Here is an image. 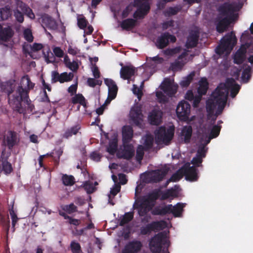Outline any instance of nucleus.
<instances>
[{
    "label": "nucleus",
    "mask_w": 253,
    "mask_h": 253,
    "mask_svg": "<svg viewBox=\"0 0 253 253\" xmlns=\"http://www.w3.org/2000/svg\"><path fill=\"white\" fill-rule=\"evenodd\" d=\"M233 78H228L225 83H221L212 93L211 98L206 102L207 111L210 116L214 114L216 118L221 114L227 102L229 89L237 85Z\"/></svg>",
    "instance_id": "nucleus-1"
},
{
    "label": "nucleus",
    "mask_w": 253,
    "mask_h": 253,
    "mask_svg": "<svg viewBox=\"0 0 253 253\" xmlns=\"http://www.w3.org/2000/svg\"><path fill=\"white\" fill-rule=\"evenodd\" d=\"M34 86L35 84L31 82L29 77L25 75L22 78L20 84L16 89L8 91V103L14 111L19 113H23L22 102L28 106L31 105L29 90L33 89Z\"/></svg>",
    "instance_id": "nucleus-2"
},
{
    "label": "nucleus",
    "mask_w": 253,
    "mask_h": 253,
    "mask_svg": "<svg viewBox=\"0 0 253 253\" xmlns=\"http://www.w3.org/2000/svg\"><path fill=\"white\" fill-rule=\"evenodd\" d=\"M238 10L237 6L233 3L224 2L219 7L218 11L225 17H218L215 21L216 30L218 33H223L231 23L237 20L238 14L235 12Z\"/></svg>",
    "instance_id": "nucleus-3"
},
{
    "label": "nucleus",
    "mask_w": 253,
    "mask_h": 253,
    "mask_svg": "<svg viewBox=\"0 0 253 253\" xmlns=\"http://www.w3.org/2000/svg\"><path fill=\"white\" fill-rule=\"evenodd\" d=\"M237 39L234 31L226 34L221 40L220 43L216 47L215 51L219 55L224 52H230L237 43Z\"/></svg>",
    "instance_id": "nucleus-4"
},
{
    "label": "nucleus",
    "mask_w": 253,
    "mask_h": 253,
    "mask_svg": "<svg viewBox=\"0 0 253 253\" xmlns=\"http://www.w3.org/2000/svg\"><path fill=\"white\" fill-rule=\"evenodd\" d=\"M154 206V204L150 203L146 199V196L137 198L133 205L134 209H138V213L140 216L145 215Z\"/></svg>",
    "instance_id": "nucleus-5"
},
{
    "label": "nucleus",
    "mask_w": 253,
    "mask_h": 253,
    "mask_svg": "<svg viewBox=\"0 0 253 253\" xmlns=\"http://www.w3.org/2000/svg\"><path fill=\"white\" fill-rule=\"evenodd\" d=\"M174 132L173 128L170 127L167 129L165 126H160L155 131L156 138L158 142L168 143L172 139Z\"/></svg>",
    "instance_id": "nucleus-6"
},
{
    "label": "nucleus",
    "mask_w": 253,
    "mask_h": 253,
    "mask_svg": "<svg viewBox=\"0 0 253 253\" xmlns=\"http://www.w3.org/2000/svg\"><path fill=\"white\" fill-rule=\"evenodd\" d=\"M165 235L164 233L160 232L155 235L151 238L149 243L150 249L152 253H160L162 245L165 244L166 241H164Z\"/></svg>",
    "instance_id": "nucleus-7"
},
{
    "label": "nucleus",
    "mask_w": 253,
    "mask_h": 253,
    "mask_svg": "<svg viewBox=\"0 0 253 253\" xmlns=\"http://www.w3.org/2000/svg\"><path fill=\"white\" fill-rule=\"evenodd\" d=\"M243 43L240 48L236 51L234 57V62L237 64H242L245 60V54L248 50L249 53H253L252 48V45L246 42H241Z\"/></svg>",
    "instance_id": "nucleus-8"
},
{
    "label": "nucleus",
    "mask_w": 253,
    "mask_h": 253,
    "mask_svg": "<svg viewBox=\"0 0 253 253\" xmlns=\"http://www.w3.org/2000/svg\"><path fill=\"white\" fill-rule=\"evenodd\" d=\"M167 222L164 220L153 221L140 228V234L145 235L150 233L152 231H159L165 228Z\"/></svg>",
    "instance_id": "nucleus-9"
},
{
    "label": "nucleus",
    "mask_w": 253,
    "mask_h": 253,
    "mask_svg": "<svg viewBox=\"0 0 253 253\" xmlns=\"http://www.w3.org/2000/svg\"><path fill=\"white\" fill-rule=\"evenodd\" d=\"M190 105L185 100L180 101L178 104L176 113L177 117L181 121H185L188 118L190 113Z\"/></svg>",
    "instance_id": "nucleus-10"
},
{
    "label": "nucleus",
    "mask_w": 253,
    "mask_h": 253,
    "mask_svg": "<svg viewBox=\"0 0 253 253\" xmlns=\"http://www.w3.org/2000/svg\"><path fill=\"white\" fill-rule=\"evenodd\" d=\"M176 41V38L174 36L170 34L169 32H165L157 38L155 45L158 49H162L169 45V41L174 43Z\"/></svg>",
    "instance_id": "nucleus-11"
},
{
    "label": "nucleus",
    "mask_w": 253,
    "mask_h": 253,
    "mask_svg": "<svg viewBox=\"0 0 253 253\" xmlns=\"http://www.w3.org/2000/svg\"><path fill=\"white\" fill-rule=\"evenodd\" d=\"M51 82L52 84H54L58 82L60 83H64V82L72 81L74 77V74L71 72L68 73L66 72L60 74L57 71H53L51 72Z\"/></svg>",
    "instance_id": "nucleus-12"
},
{
    "label": "nucleus",
    "mask_w": 253,
    "mask_h": 253,
    "mask_svg": "<svg viewBox=\"0 0 253 253\" xmlns=\"http://www.w3.org/2000/svg\"><path fill=\"white\" fill-rule=\"evenodd\" d=\"M181 173L185 176L186 179L195 181L198 178L197 169L195 166L190 167L189 164L185 165L180 169Z\"/></svg>",
    "instance_id": "nucleus-13"
},
{
    "label": "nucleus",
    "mask_w": 253,
    "mask_h": 253,
    "mask_svg": "<svg viewBox=\"0 0 253 253\" xmlns=\"http://www.w3.org/2000/svg\"><path fill=\"white\" fill-rule=\"evenodd\" d=\"M129 118L132 124L136 126L140 127L143 118L141 108L139 106L132 107L130 111Z\"/></svg>",
    "instance_id": "nucleus-14"
},
{
    "label": "nucleus",
    "mask_w": 253,
    "mask_h": 253,
    "mask_svg": "<svg viewBox=\"0 0 253 253\" xmlns=\"http://www.w3.org/2000/svg\"><path fill=\"white\" fill-rule=\"evenodd\" d=\"M142 247V243L140 241L134 240L128 242L125 246L122 253H138Z\"/></svg>",
    "instance_id": "nucleus-15"
},
{
    "label": "nucleus",
    "mask_w": 253,
    "mask_h": 253,
    "mask_svg": "<svg viewBox=\"0 0 253 253\" xmlns=\"http://www.w3.org/2000/svg\"><path fill=\"white\" fill-rule=\"evenodd\" d=\"M163 112L158 108H154L148 115V121L152 125H159L162 122Z\"/></svg>",
    "instance_id": "nucleus-16"
},
{
    "label": "nucleus",
    "mask_w": 253,
    "mask_h": 253,
    "mask_svg": "<svg viewBox=\"0 0 253 253\" xmlns=\"http://www.w3.org/2000/svg\"><path fill=\"white\" fill-rule=\"evenodd\" d=\"M104 83L108 87V98L111 100L115 99L117 96L118 90L116 83L110 79H105Z\"/></svg>",
    "instance_id": "nucleus-17"
},
{
    "label": "nucleus",
    "mask_w": 253,
    "mask_h": 253,
    "mask_svg": "<svg viewBox=\"0 0 253 253\" xmlns=\"http://www.w3.org/2000/svg\"><path fill=\"white\" fill-rule=\"evenodd\" d=\"M14 32L12 28L9 26L3 27L0 24V40L3 42L8 41L13 36Z\"/></svg>",
    "instance_id": "nucleus-18"
},
{
    "label": "nucleus",
    "mask_w": 253,
    "mask_h": 253,
    "mask_svg": "<svg viewBox=\"0 0 253 253\" xmlns=\"http://www.w3.org/2000/svg\"><path fill=\"white\" fill-rule=\"evenodd\" d=\"M81 129V126L80 124H76L73 126L68 127L62 134V138L68 139L73 135H77L78 133L81 134V132L80 131Z\"/></svg>",
    "instance_id": "nucleus-19"
},
{
    "label": "nucleus",
    "mask_w": 253,
    "mask_h": 253,
    "mask_svg": "<svg viewBox=\"0 0 253 253\" xmlns=\"http://www.w3.org/2000/svg\"><path fill=\"white\" fill-rule=\"evenodd\" d=\"M167 174L165 170L156 169L152 170L149 173L150 181L152 182H159L163 180Z\"/></svg>",
    "instance_id": "nucleus-20"
},
{
    "label": "nucleus",
    "mask_w": 253,
    "mask_h": 253,
    "mask_svg": "<svg viewBox=\"0 0 253 253\" xmlns=\"http://www.w3.org/2000/svg\"><path fill=\"white\" fill-rule=\"evenodd\" d=\"M133 135V130L130 126H125L122 128V136L123 144L129 143Z\"/></svg>",
    "instance_id": "nucleus-21"
},
{
    "label": "nucleus",
    "mask_w": 253,
    "mask_h": 253,
    "mask_svg": "<svg viewBox=\"0 0 253 253\" xmlns=\"http://www.w3.org/2000/svg\"><path fill=\"white\" fill-rule=\"evenodd\" d=\"M41 23L42 27L45 26L49 29H55L56 28L55 21L47 14H44L41 16Z\"/></svg>",
    "instance_id": "nucleus-22"
},
{
    "label": "nucleus",
    "mask_w": 253,
    "mask_h": 253,
    "mask_svg": "<svg viewBox=\"0 0 253 253\" xmlns=\"http://www.w3.org/2000/svg\"><path fill=\"white\" fill-rule=\"evenodd\" d=\"M162 89L167 95L171 97L176 93L177 86L173 85L170 81H168L164 83Z\"/></svg>",
    "instance_id": "nucleus-23"
},
{
    "label": "nucleus",
    "mask_w": 253,
    "mask_h": 253,
    "mask_svg": "<svg viewBox=\"0 0 253 253\" xmlns=\"http://www.w3.org/2000/svg\"><path fill=\"white\" fill-rule=\"evenodd\" d=\"M135 68L132 66H123L120 70L121 77L124 80H128L134 75Z\"/></svg>",
    "instance_id": "nucleus-24"
},
{
    "label": "nucleus",
    "mask_w": 253,
    "mask_h": 253,
    "mask_svg": "<svg viewBox=\"0 0 253 253\" xmlns=\"http://www.w3.org/2000/svg\"><path fill=\"white\" fill-rule=\"evenodd\" d=\"M17 140V133L14 131H8L5 138V141L9 149H12L16 144Z\"/></svg>",
    "instance_id": "nucleus-25"
},
{
    "label": "nucleus",
    "mask_w": 253,
    "mask_h": 253,
    "mask_svg": "<svg viewBox=\"0 0 253 253\" xmlns=\"http://www.w3.org/2000/svg\"><path fill=\"white\" fill-rule=\"evenodd\" d=\"M123 144L124 149L122 152V157L126 160H130L134 155V147L132 144L129 143Z\"/></svg>",
    "instance_id": "nucleus-26"
},
{
    "label": "nucleus",
    "mask_w": 253,
    "mask_h": 253,
    "mask_svg": "<svg viewBox=\"0 0 253 253\" xmlns=\"http://www.w3.org/2000/svg\"><path fill=\"white\" fill-rule=\"evenodd\" d=\"M171 208H172V205L169 204L166 205L162 207H156L151 211V213L154 215H165L167 214H170Z\"/></svg>",
    "instance_id": "nucleus-27"
},
{
    "label": "nucleus",
    "mask_w": 253,
    "mask_h": 253,
    "mask_svg": "<svg viewBox=\"0 0 253 253\" xmlns=\"http://www.w3.org/2000/svg\"><path fill=\"white\" fill-rule=\"evenodd\" d=\"M250 32L248 30L245 31L241 37V42H246L253 46L252 48L253 51V22L250 27Z\"/></svg>",
    "instance_id": "nucleus-28"
},
{
    "label": "nucleus",
    "mask_w": 253,
    "mask_h": 253,
    "mask_svg": "<svg viewBox=\"0 0 253 253\" xmlns=\"http://www.w3.org/2000/svg\"><path fill=\"white\" fill-rule=\"evenodd\" d=\"M199 35L198 33L194 32L190 33L187 38L185 46L187 48H192L196 47L197 45Z\"/></svg>",
    "instance_id": "nucleus-29"
},
{
    "label": "nucleus",
    "mask_w": 253,
    "mask_h": 253,
    "mask_svg": "<svg viewBox=\"0 0 253 253\" xmlns=\"http://www.w3.org/2000/svg\"><path fill=\"white\" fill-rule=\"evenodd\" d=\"M137 21L136 19L127 18L122 21L121 27L126 31H129L133 29L137 25Z\"/></svg>",
    "instance_id": "nucleus-30"
},
{
    "label": "nucleus",
    "mask_w": 253,
    "mask_h": 253,
    "mask_svg": "<svg viewBox=\"0 0 253 253\" xmlns=\"http://www.w3.org/2000/svg\"><path fill=\"white\" fill-rule=\"evenodd\" d=\"M192 134V128L191 126H184L181 132L182 136L184 137V142L188 143L190 142Z\"/></svg>",
    "instance_id": "nucleus-31"
},
{
    "label": "nucleus",
    "mask_w": 253,
    "mask_h": 253,
    "mask_svg": "<svg viewBox=\"0 0 253 253\" xmlns=\"http://www.w3.org/2000/svg\"><path fill=\"white\" fill-rule=\"evenodd\" d=\"M185 206V204L181 203H178L175 206L172 205V208H170L171 211L170 213L172 214L174 217H180Z\"/></svg>",
    "instance_id": "nucleus-32"
},
{
    "label": "nucleus",
    "mask_w": 253,
    "mask_h": 253,
    "mask_svg": "<svg viewBox=\"0 0 253 253\" xmlns=\"http://www.w3.org/2000/svg\"><path fill=\"white\" fill-rule=\"evenodd\" d=\"M71 102L74 104H79L86 108V101L84 96L80 93L76 94L71 99Z\"/></svg>",
    "instance_id": "nucleus-33"
},
{
    "label": "nucleus",
    "mask_w": 253,
    "mask_h": 253,
    "mask_svg": "<svg viewBox=\"0 0 253 253\" xmlns=\"http://www.w3.org/2000/svg\"><path fill=\"white\" fill-rule=\"evenodd\" d=\"M209 88V84L206 79H202L200 82L199 86L198 88V92L199 95H205Z\"/></svg>",
    "instance_id": "nucleus-34"
},
{
    "label": "nucleus",
    "mask_w": 253,
    "mask_h": 253,
    "mask_svg": "<svg viewBox=\"0 0 253 253\" xmlns=\"http://www.w3.org/2000/svg\"><path fill=\"white\" fill-rule=\"evenodd\" d=\"M61 180L64 185L66 186H73L76 182L75 177L72 175L63 174Z\"/></svg>",
    "instance_id": "nucleus-35"
},
{
    "label": "nucleus",
    "mask_w": 253,
    "mask_h": 253,
    "mask_svg": "<svg viewBox=\"0 0 253 253\" xmlns=\"http://www.w3.org/2000/svg\"><path fill=\"white\" fill-rule=\"evenodd\" d=\"M252 69L249 65H247V67L244 69L242 74V80L245 83H247L250 80L251 77Z\"/></svg>",
    "instance_id": "nucleus-36"
},
{
    "label": "nucleus",
    "mask_w": 253,
    "mask_h": 253,
    "mask_svg": "<svg viewBox=\"0 0 253 253\" xmlns=\"http://www.w3.org/2000/svg\"><path fill=\"white\" fill-rule=\"evenodd\" d=\"M133 216L134 213L133 211L126 212L120 220V225L124 226L125 224L129 223L132 220Z\"/></svg>",
    "instance_id": "nucleus-37"
},
{
    "label": "nucleus",
    "mask_w": 253,
    "mask_h": 253,
    "mask_svg": "<svg viewBox=\"0 0 253 253\" xmlns=\"http://www.w3.org/2000/svg\"><path fill=\"white\" fill-rule=\"evenodd\" d=\"M160 192L161 191L160 190L155 189L146 196V199L150 203L154 204L155 201L159 198Z\"/></svg>",
    "instance_id": "nucleus-38"
},
{
    "label": "nucleus",
    "mask_w": 253,
    "mask_h": 253,
    "mask_svg": "<svg viewBox=\"0 0 253 253\" xmlns=\"http://www.w3.org/2000/svg\"><path fill=\"white\" fill-rule=\"evenodd\" d=\"M1 166L2 170L6 174H10L13 170L12 165L7 161V159L2 160Z\"/></svg>",
    "instance_id": "nucleus-39"
},
{
    "label": "nucleus",
    "mask_w": 253,
    "mask_h": 253,
    "mask_svg": "<svg viewBox=\"0 0 253 253\" xmlns=\"http://www.w3.org/2000/svg\"><path fill=\"white\" fill-rule=\"evenodd\" d=\"M195 76V72H192L187 77L183 78L180 82V84L182 87H186L189 86Z\"/></svg>",
    "instance_id": "nucleus-40"
},
{
    "label": "nucleus",
    "mask_w": 253,
    "mask_h": 253,
    "mask_svg": "<svg viewBox=\"0 0 253 253\" xmlns=\"http://www.w3.org/2000/svg\"><path fill=\"white\" fill-rule=\"evenodd\" d=\"M154 142L153 136L151 134H147L144 143V148L145 150H149L153 147Z\"/></svg>",
    "instance_id": "nucleus-41"
},
{
    "label": "nucleus",
    "mask_w": 253,
    "mask_h": 253,
    "mask_svg": "<svg viewBox=\"0 0 253 253\" xmlns=\"http://www.w3.org/2000/svg\"><path fill=\"white\" fill-rule=\"evenodd\" d=\"M0 14L3 20L7 19L11 14L10 7L8 6H5L4 7L0 8Z\"/></svg>",
    "instance_id": "nucleus-42"
},
{
    "label": "nucleus",
    "mask_w": 253,
    "mask_h": 253,
    "mask_svg": "<svg viewBox=\"0 0 253 253\" xmlns=\"http://www.w3.org/2000/svg\"><path fill=\"white\" fill-rule=\"evenodd\" d=\"M118 148V141L116 139H114L110 141L109 145L107 148V152L110 154H114L117 151Z\"/></svg>",
    "instance_id": "nucleus-43"
},
{
    "label": "nucleus",
    "mask_w": 253,
    "mask_h": 253,
    "mask_svg": "<svg viewBox=\"0 0 253 253\" xmlns=\"http://www.w3.org/2000/svg\"><path fill=\"white\" fill-rule=\"evenodd\" d=\"M181 9V7L180 6L169 7L166 11H165V15L168 16L174 15L179 12Z\"/></svg>",
    "instance_id": "nucleus-44"
},
{
    "label": "nucleus",
    "mask_w": 253,
    "mask_h": 253,
    "mask_svg": "<svg viewBox=\"0 0 253 253\" xmlns=\"http://www.w3.org/2000/svg\"><path fill=\"white\" fill-rule=\"evenodd\" d=\"M62 210L69 214H71L77 211V207L73 203H71L69 205H65L62 208Z\"/></svg>",
    "instance_id": "nucleus-45"
},
{
    "label": "nucleus",
    "mask_w": 253,
    "mask_h": 253,
    "mask_svg": "<svg viewBox=\"0 0 253 253\" xmlns=\"http://www.w3.org/2000/svg\"><path fill=\"white\" fill-rule=\"evenodd\" d=\"M221 128V126L218 125H214L212 126V128L211 129V132L210 134V135L212 137L216 138L217 137L220 133V130Z\"/></svg>",
    "instance_id": "nucleus-46"
},
{
    "label": "nucleus",
    "mask_w": 253,
    "mask_h": 253,
    "mask_svg": "<svg viewBox=\"0 0 253 253\" xmlns=\"http://www.w3.org/2000/svg\"><path fill=\"white\" fill-rule=\"evenodd\" d=\"M70 248L72 253H80L82 251L80 244L75 241L71 242Z\"/></svg>",
    "instance_id": "nucleus-47"
},
{
    "label": "nucleus",
    "mask_w": 253,
    "mask_h": 253,
    "mask_svg": "<svg viewBox=\"0 0 253 253\" xmlns=\"http://www.w3.org/2000/svg\"><path fill=\"white\" fill-rule=\"evenodd\" d=\"M24 38L27 42H31L33 41L34 37L31 30L26 29L23 32Z\"/></svg>",
    "instance_id": "nucleus-48"
},
{
    "label": "nucleus",
    "mask_w": 253,
    "mask_h": 253,
    "mask_svg": "<svg viewBox=\"0 0 253 253\" xmlns=\"http://www.w3.org/2000/svg\"><path fill=\"white\" fill-rule=\"evenodd\" d=\"M159 102L165 103L168 101V97L161 91H158L156 93Z\"/></svg>",
    "instance_id": "nucleus-49"
},
{
    "label": "nucleus",
    "mask_w": 253,
    "mask_h": 253,
    "mask_svg": "<svg viewBox=\"0 0 253 253\" xmlns=\"http://www.w3.org/2000/svg\"><path fill=\"white\" fill-rule=\"evenodd\" d=\"M206 152L207 150L206 149L205 147L200 144L197 150L196 156L203 159L206 157Z\"/></svg>",
    "instance_id": "nucleus-50"
},
{
    "label": "nucleus",
    "mask_w": 253,
    "mask_h": 253,
    "mask_svg": "<svg viewBox=\"0 0 253 253\" xmlns=\"http://www.w3.org/2000/svg\"><path fill=\"white\" fill-rule=\"evenodd\" d=\"M102 81L100 80H95L94 78H88L87 80V85L90 87H94L96 85H100Z\"/></svg>",
    "instance_id": "nucleus-51"
},
{
    "label": "nucleus",
    "mask_w": 253,
    "mask_h": 253,
    "mask_svg": "<svg viewBox=\"0 0 253 253\" xmlns=\"http://www.w3.org/2000/svg\"><path fill=\"white\" fill-rule=\"evenodd\" d=\"M87 21L84 17L78 19V26L81 29H84L87 26Z\"/></svg>",
    "instance_id": "nucleus-52"
},
{
    "label": "nucleus",
    "mask_w": 253,
    "mask_h": 253,
    "mask_svg": "<svg viewBox=\"0 0 253 253\" xmlns=\"http://www.w3.org/2000/svg\"><path fill=\"white\" fill-rule=\"evenodd\" d=\"M181 48L180 47H176L173 48H168L165 51V54L167 55H173L180 51Z\"/></svg>",
    "instance_id": "nucleus-53"
},
{
    "label": "nucleus",
    "mask_w": 253,
    "mask_h": 253,
    "mask_svg": "<svg viewBox=\"0 0 253 253\" xmlns=\"http://www.w3.org/2000/svg\"><path fill=\"white\" fill-rule=\"evenodd\" d=\"M180 171L181 172L180 170ZM182 175L181 172L180 173L178 172L174 173L169 179V182H177L182 177Z\"/></svg>",
    "instance_id": "nucleus-54"
},
{
    "label": "nucleus",
    "mask_w": 253,
    "mask_h": 253,
    "mask_svg": "<svg viewBox=\"0 0 253 253\" xmlns=\"http://www.w3.org/2000/svg\"><path fill=\"white\" fill-rule=\"evenodd\" d=\"M144 149H145L142 146L139 145L136 150V157L138 161H141L143 159Z\"/></svg>",
    "instance_id": "nucleus-55"
},
{
    "label": "nucleus",
    "mask_w": 253,
    "mask_h": 253,
    "mask_svg": "<svg viewBox=\"0 0 253 253\" xmlns=\"http://www.w3.org/2000/svg\"><path fill=\"white\" fill-rule=\"evenodd\" d=\"M240 89V86L239 84L235 85V86L229 89L230 91V96L232 98H234L238 93Z\"/></svg>",
    "instance_id": "nucleus-56"
},
{
    "label": "nucleus",
    "mask_w": 253,
    "mask_h": 253,
    "mask_svg": "<svg viewBox=\"0 0 253 253\" xmlns=\"http://www.w3.org/2000/svg\"><path fill=\"white\" fill-rule=\"evenodd\" d=\"M84 187L88 193H91L94 191L93 184L89 181H86L84 183Z\"/></svg>",
    "instance_id": "nucleus-57"
},
{
    "label": "nucleus",
    "mask_w": 253,
    "mask_h": 253,
    "mask_svg": "<svg viewBox=\"0 0 253 253\" xmlns=\"http://www.w3.org/2000/svg\"><path fill=\"white\" fill-rule=\"evenodd\" d=\"M132 91L134 94L137 95L138 99H140L143 95L142 89L138 87V86L135 84L133 85Z\"/></svg>",
    "instance_id": "nucleus-58"
},
{
    "label": "nucleus",
    "mask_w": 253,
    "mask_h": 253,
    "mask_svg": "<svg viewBox=\"0 0 253 253\" xmlns=\"http://www.w3.org/2000/svg\"><path fill=\"white\" fill-rule=\"evenodd\" d=\"M53 52L54 55L57 57L61 58L64 56V51L59 47H55L53 48Z\"/></svg>",
    "instance_id": "nucleus-59"
},
{
    "label": "nucleus",
    "mask_w": 253,
    "mask_h": 253,
    "mask_svg": "<svg viewBox=\"0 0 253 253\" xmlns=\"http://www.w3.org/2000/svg\"><path fill=\"white\" fill-rule=\"evenodd\" d=\"M9 213L12 219V227L14 229V227L18 220V218L12 209L9 211Z\"/></svg>",
    "instance_id": "nucleus-60"
},
{
    "label": "nucleus",
    "mask_w": 253,
    "mask_h": 253,
    "mask_svg": "<svg viewBox=\"0 0 253 253\" xmlns=\"http://www.w3.org/2000/svg\"><path fill=\"white\" fill-rule=\"evenodd\" d=\"M203 162V159L202 158H200L197 156H196V157H194L191 163L193 164L196 167H200L201 164H202Z\"/></svg>",
    "instance_id": "nucleus-61"
},
{
    "label": "nucleus",
    "mask_w": 253,
    "mask_h": 253,
    "mask_svg": "<svg viewBox=\"0 0 253 253\" xmlns=\"http://www.w3.org/2000/svg\"><path fill=\"white\" fill-rule=\"evenodd\" d=\"M66 67L68 68L73 72H76L79 69V65L76 61H73V62H71V63H70Z\"/></svg>",
    "instance_id": "nucleus-62"
},
{
    "label": "nucleus",
    "mask_w": 253,
    "mask_h": 253,
    "mask_svg": "<svg viewBox=\"0 0 253 253\" xmlns=\"http://www.w3.org/2000/svg\"><path fill=\"white\" fill-rule=\"evenodd\" d=\"M121 186L119 184H115L114 186L111 189L110 194L115 196L120 191Z\"/></svg>",
    "instance_id": "nucleus-63"
},
{
    "label": "nucleus",
    "mask_w": 253,
    "mask_h": 253,
    "mask_svg": "<svg viewBox=\"0 0 253 253\" xmlns=\"http://www.w3.org/2000/svg\"><path fill=\"white\" fill-rule=\"evenodd\" d=\"M14 16L16 20L20 23H22L24 21V16L22 12L17 10L14 12Z\"/></svg>",
    "instance_id": "nucleus-64"
}]
</instances>
